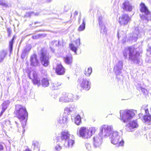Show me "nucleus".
I'll return each mask as SVG.
<instances>
[{"mask_svg": "<svg viewBox=\"0 0 151 151\" xmlns=\"http://www.w3.org/2000/svg\"><path fill=\"white\" fill-rule=\"evenodd\" d=\"M81 15H80L79 16V17H78V23L79 24L80 23V21H81Z\"/></svg>", "mask_w": 151, "mask_h": 151, "instance_id": "nucleus-47", "label": "nucleus"}, {"mask_svg": "<svg viewBox=\"0 0 151 151\" xmlns=\"http://www.w3.org/2000/svg\"><path fill=\"white\" fill-rule=\"evenodd\" d=\"M122 7L124 11L129 12H131L133 8L131 4L127 1H125L123 3Z\"/></svg>", "mask_w": 151, "mask_h": 151, "instance_id": "nucleus-18", "label": "nucleus"}, {"mask_svg": "<svg viewBox=\"0 0 151 151\" xmlns=\"http://www.w3.org/2000/svg\"><path fill=\"white\" fill-rule=\"evenodd\" d=\"M123 65L122 61L120 60L119 61L118 63L114 68V71L117 77L118 75H119L121 74V71L123 67Z\"/></svg>", "mask_w": 151, "mask_h": 151, "instance_id": "nucleus-14", "label": "nucleus"}, {"mask_svg": "<svg viewBox=\"0 0 151 151\" xmlns=\"http://www.w3.org/2000/svg\"><path fill=\"white\" fill-rule=\"evenodd\" d=\"M99 23L101 27V32L104 34L106 33L107 30L104 24V22L103 21V18L102 16L99 17Z\"/></svg>", "mask_w": 151, "mask_h": 151, "instance_id": "nucleus-19", "label": "nucleus"}, {"mask_svg": "<svg viewBox=\"0 0 151 151\" xmlns=\"http://www.w3.org/2000/svg\"><path fill=\"white\" fill-rule=\"evenodd\" d=\"M54 47H52V50L51 49V50L53 52H54L55 51V49L53 48Z\"/></svg>", "mask_w": 151, "mask_h": 151, "instance_id": "nucleus-52", "label": "nucleus"}, {"mask_svg": "<svg viewBox=\"0 0 151 151\" xmlns=\"http://www.w3.org/2000/svg\"><path fill=\"white\" fill-rule=\"evenodd\" d=\"M139 126L136 121L130 122L126 126V129L129 132L132 131V129L137 128Z\"/></svg>", "mask_w": 151, "mask_h": 151, "instance_id": "nucleus-16", "label": "nucleus"}, {"mask_svg": "<svg viewBox=\"0 0 151 151\" xmlns=\"http://www.w3.org/2000/svg\"><path fill=\"white\" fill-rule=\"evenodd\" d=\"M29 76L30 79H32V82L34 85H37L38 86L40 84V80L37 75L36 71L32 70L29 74Z\"/></svg>", "mask_w": 151, "mask_h": 151, "instance_id": "nucleus-12", "label": "nucleus"}, {"mask_svg": "<svg viewBox=\"0 0 151 151\" xmlns=\"http://www.w3.org/2000/svg\"><path fill=\"white\" fill-rule=\"evenodd\" d=\"M95 128L94 127H92L88 129L85 127H81L79 131H77V134L79 136L85 139L88 138H90L95 133Z\"/></svg>", "mask_w": 151, "mask_h": 151, "instance_id": "nucleus-2", "label": "nucleus"}, {"mask_svg": "<svg viewBox=\"0 0 151 151\" xmlns=\"http://www.w3.org/2000/svg\"><path fill=\"white\" fill-rule=\"evenodd\" d=\"M136 86L137 89L139 91L141 90L142 88L141 86V84L139 83L137 84Z\"/></svg>", "mask_w": 151, "mask_h": 151, "instance_id": "nucleus-43", "label": "nucleus"}, {"mask_svg": "<svg viewBox=\"0 0 151 151\" xmlns=\"http://www.w3.org/2000/svg\"><path fill=\"white\" fill-rule=\"evenodd\" d=\"M90 84V83L87 80L83 78L78 84V88L81 90H88L91 87Z\"/></svg>", "mask_w": 151, "mask_h": 151, "instance_id": "nucleus-10", "label": "nucleus"}, {"mask_svg": "<svg viewBox=\"0 0 151 151\" xmlns=\"http://www.w3.org/2000/svg\"><path fill=\"white\" fill-rule=\"evenodd\" d=\"M142 92L144 95H147L148 93V91L146 89L142 88L141 90Z\"/></svg>", "mask_w": 151, "mask_h": 151, "instance_id": "nucleus-42", "label": "nucleus"}, {"mask_svg": "<svg viewBox=\"0 0 151 151\" xmlns=\"http://www.w3.org/2000/svg\"><path fill=\"white\" fill-rule=\"evenodd\" d=\"M80 38L78 39L75 41V42L76 43L77 46H78L80 45Z\"/></svg>", "mask_w": 151, "mask_h": 151, "instance_id": "nucleus-45", "label": "nucleus"}, {"mask_svg": "<svg viewBox=\"0 0 151 151\" xmlns=\"http://www.w3.org/2000/svg\"><path fill=\"white\" fill-rule=\"evenodd\" d=\"M43 37V34H39L37 35H34L32 37L33 39H37Z\"/></svg>", "mask_w": 151, "mask_h": 151, "instance_id": "nucleus-39", "label": "nucleus"}, {"mask_svg": "<svg viewBox=\"0 0 151 151\" xmlns=\"http://www.w3.org/2000/svg\"><path fill=\"white\" fill-rule=\"evenodd\" d=\"M26 47H27V49L28 47L29 49H30L31 48V47H30V45H27L26 46Z\"/></svg>", "mask_w": 151, "mask_h": 151, "instance_id": "nucleus-50", "label": "nucleus"}, {"mask_svg": "<svg viewBox=\"0 0 151 151\" xmlns=\"http://www.w3.org/2000/svg\"><path fill=\"white\" fill-rule=\"evenodd\" d=\"M75 124L77 125H79L81 124V121L80 115H78L76 116L75 119Z\"/></svg>", "mask_w": 151, "mask_h": 151, "instance_id": "nucleus-31", "label": "nucleus"}, {"mask_svg": "<svg viewBox=\"0 0 151 151\" xmlns=\"http://www.w3.org/2000/svg\"><path fill=\"white\" fill-rule=\"evenodd\" d=\"M64 60L65 63L68 64H71L72 62V56L71 54H68L64 58Z\"/></svg>", "mask_w": 151, "mask_h": 151, "instance_id": "nucleus-25", "label": "nucleus"}, {"mask_svg": "<svg viewBox=\"0 0 151 151\" xmlns=\"http://www.w3.org/2000/svg\"><path fill=\"white\" fill-rule=\"evenodd\" d=\"M145 114L143 116V119L146 124L150 125L151 124V115L149 113L148 109H145Z\"/></svg>", "mask_w": 151, "mask_h": 151, "instance_id": "nucleus-17", "label": "nucleus"}, {"mask_svg": "<svg viewBox=\"0 0 151 151\" xmlns=\"http://www.w3.org/2000/svg\"><path fill=\"white\" fill-rule=\"evenodd\" d=\"M61 84V83H60L56 82L52 83V88L53 89H58V87L60 86Z\"/></svg>", "mask_w": 151, "mask_h": 151, "instance_id": "nucleus-33", "label": "nucleus"}, {"mask_svg": "<svg viewBox=\"0 0 151 151\" xmlns=\"http://www.w3.org/2000/svg\"><path fill=\"white\" fill-rule=\"evenodd\" d=\"M49 54L46 51L41 50L40 60L42 64L44 66L46 67L49 64Z\"/></svg>", "mask_w": 151, "mask_h": 151, "instance_id": "nucleus-9", "label": "nucleus"}, {"mask_svg": "<svg viewBox=\"0 0 151 151\" xmlns=\"http://www.w3.org/2000/svg\"><path fill=\"white\" fill-rule=\"evenodd\" d=\"M0 5L4 7H7L8 6L7 3L5 1L3 0H0Z\"/></svg>", "mask_w": 151, "mask_h": 151, "instance_id": "nucleus-37", "label": "nucleus"}, {"mask_svg": "<svg viewBox=\"0 0 151 151\" xmlns=\"http://www.w3.org/2000/svg\"><path fill=\"white\" fill-rule=\"evenodd\" d=\"M38 14H39L38 13H35L34 12H28L26 14V16L30 17L32 15L37 16L38 15Z\"/></svg>", "mask_w": 151, "mask_h": 151, "instance_id": "nucleus-38", "label": "nucleus"}, {"mask_svg": "<svg viewBox=\"0 0 151 151\" xmlns=\"http://www.w3.org/2000/svg\"><path fill=\"white\" fill-rule=\"evenodd\" d=\"M70 111L71 110L69 108H66L64 109V113L68 114H70Z\"/></svg>", "mask_w": 151, "mask_h": 151, "instance_id": "nucleus-41", "label": "nucleus"}, {"mask_svg": "<svg viewBox=\"0 0 151 151\" xmlns=\"http://www.w3.org/2000/svg\"><path fill=\"white\" fill-rule=\"evenodd\" d=\"M138 28H136L134 32L132 34V36H131L129 40L134 42L136 41L138 37Z\"/></svg>", "mask_w": 151, "mask_h": 151, "instance_id": "nucleus-27", "label": "nucleus"}, {"mask_svg": "<svg viewBox=\"0 0 151 151\" xmlns=\"http://www.w3.org/2000/svg\"><path fill=\"white\" fill-rule=\"evenodd\" d=\"M24 151H31V150H30L29 149H27L25 150Z\"/></svg>", "mask_w": 151, "mask_h": 151, "instance_id": "nucleus-54", "label": "nucleus"}, {"mask_svg": "<svg viewBox=\"0 0 151 151\" xmlns=\"http://www.w3.org/2000/svg\"><path fill=\"white\" fill-rule=\"evenodd\" d=\"M21 57H22V58H22V55L21 56Z\"/></svg>", "mask_w": 151, "mask_h": 151, "instance_id": "nucleus-59", "label": "nucleus"}, {"mask_svg": "<svg viewBox=\"0 0 151 151\" xmlns=\"http://www.w3.org/2000/svg\"><path fill=\"white\" fill-rule=\"evenodd\" d=\"M131 20V17L129 15L124 14L119 17L118 22L121 25H125L130 22Z\"/></svg>", "mask_w": 151, "mask_h": 151, "instance_id": "nucleus-11", "label": "nucleus"}, {"mask_svg": "<svg viewBox=\"0 0 151 151\" xmlns=\"http://www.w3.org/2000/svg\"><path fill=\"white\" fill-rule=\"evenodd\" d=\"M85 145L87 150H91L92 147L90 144L87 143Z\"/></svg>", "mask_w": 151, "mask_h": 151, "instance_id": "nucleus-40", "label": "nucleus"}, {"mask_svg": "<svg viewBox=\"0 0 151 151\" xmlns=\"http://www.w3.org/2000/svg\"><path fill=\"white\" fill-rule=\"evenodd\" d=\"M16 110L15 113L17 117L20 120H24L25 119L26 117H27L28 113L26 109L20 105L16 106Z\"/></svg>", "mask_w": 151, "mask_h": 151, "instance_id": "nucleus-3", "label": "nucleus"}, {"mask_svg": "<svg viewBox=\"0 0 151 151\" xmlns=\"http://www.w3.org/2000/svg\"><path fill=\"white\" fill-rule=\"evenodd\" d=\"M4 149V147L2 145L0 144V151H2Z\"/></svg>", "mask_w": 151, "mask_h": 151, "instance_id": "nucleus-46", "label": "nucleus"}, {"mask_svg": "<svg viewBox=\"0 0 151 151\" xmlns=\"http://www.w3.org/2000/svg\"><path fill=\"white\" fill-rule=\"evenodd\" d=\"M15 124H16V127H18V123L16 122H15Z\"/></svg>", "mask_w": 151, "mask_h": 151, "instance_id": "nucleus-53", "label": "nucleus"}, {"mask_svg": "<svg viewBox=\"0 0 151 151\" xmlns=\"http://www.w3.org/2000/svg\"><path fill=\"white\" fill-rule=\"evenodd\" d=\"M60 42L59 43H57L58 46H61V45H63V43H64V41L63 40H62L61 41L60 40H59L57 42Z\"/></svg>", "mask_w": 151, "mask_h": 151, "instance_id": "nucleus-44", "label": "nucleus"}, {"mask_svg": "<svg viewBox=\"0 0 151 151\" xmlns=\"http://www.w3.org/2000/svg\"><path fill=\"white\" fill-rule=\"evenodd\" d=\"M102 136L99 134L98 135L94 137L93 138V145L95 148L100 147L102 143Z\"/></svg>", "mask_w": 151, "mask_h": 151, "instance_id": "nucleus-13", "label": "nucleus"}, {"mask_svg": "<svg viewBox=\"0 0 151 151\" xmlns=\"http://www.w3.org/2000/svg\"><path fill=\"white\" fill-rule=\"evenodd\" d=\"M39 23V22H35L34 23L35 24H36L37 23Z\"/></svg>", "mask_w": 151, "mask_h": 151, "instance_id": "nucleus-57", "label": "nucleus"}, {"mask_svg": "<svg viewBox=\"0 0 151 151\" xmlns=\"http://www.w3.org/2000/svg\"><path fill=\"white\" fill-rule=\"evenodd\" d=\"M140 6V11L143 13L142 15H140L141 18L143 19L147 20L150 19L151 17V13L145 4L144 3H141Z\"/></svg>", "mask_w": 151, "mask_h": 151, "instance_id": "nucleus-8", "label": "nucleus"}, {"mask_svg": "<svg viewBox=\"0 0 151 151\" xmlns=\"http://www.w3.org/2000/svg\"><path fill=\"white\" fill-rule=\"evenodd\" d=\"M85 133H85V134H87V133L88 132H85Z\"/></svg>", "mask_w": 151, "mask_h": 151, "instance_id": "nucleus-58", "label": "nucleus"}, {"mask_svg": "<svg viewBox=\"0 0 151 151\" xmlns=\"http://www.w3.org/2000/svg\"><path fill=\"white\" fill-rule=\"evenodd\" d=\"M69 47L70 49L74 51L76 54V51L77 50V48L73 44H70L69 45Z\"/></svg>", "mask_w": 151, "mask_h": 151, "instance_id": "nucleus-35", "label": "nucleus"}, {"mask_svg": "<svg viewBox=\"0 0 151 151\" xmlns=\"http://www.w3.org/2000/svg\"><path fill=\"white\" fill-rule=\"evenodd\" d=\"M42 85L43 87H46L48 86L49 85V80L47 78H43L42 81Z\"/></svg>", "mask_w": 151, "mask_h": 151, "instance_id": "nucleus-28", "label": "nucleus"}, {"mask_svg": "<svg viewBox=\"0 0 151 151\" xmlns=\"http://www.w3.org/2000/svg\"><path fill=\"white\" fill-rule=\"evenodd\" d=\"M56 140L57 145L55 146V150L57 151H59L61 149V147L60 145L63 144V142H62L60 140L59 137H57L56 138Z\"/></svg>", "mask_w": 151, "mask_h": 151, "instance_id": "nucleus-24", "label": "nucleus"}, {"mask_svg": "<svg viewBox=\"0 0 151 151\" xmlns=\"http://www.w3.org/2000/svg\"><path fill=\"white\" fill-rule=\"evenodd\" d=\"M123 55L125 59H127L128 57L129 60L134 63L138 64L140 62L139 54L132 47L125 48L123 51Z\"/></svg>", "mask_w": 151, "mask_h": 151, "instance_id": "nucleus-1", "label": "nucleus"}, {"mask_svg": "<svg viewBox=\"0 0 151 151\" xmlns=\"http://www.w3.org/2000/svg\"><path fill=\"white\" fill-rule=\"evenodd\" d=\"M85 19L84 18L83 20L82 23L79 26L78 28L79 31H83L84 30L86 26V23L85 21Z\"/></svg>", "mask_w": 151, "mask_h": 151, "instance_id": "nucleus-30", "label": "nucleus"}, {"mask_svg": "<svg viewBox=\"0 0 151 151\" xmlns=\"http://www.w3.org/2000/svg\"><path fill=\"white\" fill-rule=\"evenodd\" d=\"M9 103L10 101L9 100L4 101L2 103V109L0 114V116H1L2 115L3 113L7 109Z\"/></svg>", "mask_w": 151, "mask_h": 151, "instance_id": "nucleus-22", "label": "nucleus"}, {"mask_svg": "<svg viewBox=\"0 0 151 151\" xmlns=\"http://www.w3.org/2000/svg\"><path fill=\"white\" fill-rule=\"evenodd\" d=\"M92 68L91 67H89L87 69V70H86L85 71L84 74L87 76H89L92 72Z\"/></svg>", "mask_w": 151, "mask_h": 151, "instance_id": "nucleus-36", "label": "nucleus"}, {"mask_svg": "<svg viewBox=\"0 0 151 151\" xmlns=\"http://www.w3.org/2000/svg\"><path fill=\"white\" fill-rule=\"evenodd\" d=\"M78 98V96H74L72 93H63L60 97L59 101L61 102H69L76 101Z\"/></svg>", "mask_w": 151, "mask_h": 151, "instance_id": "nucleus-5", "label": "nucleus"}, {"mask_svg": "<svg viewBox=\"0 0 151 151\" xmlns=\"http://www.w3.org/2000/svg\"><path fill=\"white\" fill-rule=\"evenodd\" d=\"M25 50L26 51H27V49H25Z\"/></svg>", "mask_w": 151, "mask_h": 151, "instance_id": "nucleus-60", "label": "nucleus"}, {"mask_svg": "<svg viewBox=\"0 0 151 151\" xmlns=\"http://www.w3.org/2000/svg\"><path fill=\"white\" fill-rule=\"evenodd\" d=\"M118 39H119V32H118Z\"/></svg>", "mask_w": 151, "mask_h": 151, "instance_id": "nucleus-55", "label": "nucleus"}, {"mask_svg": "<svg viewBox=\"0 0 151 151\" xmlns=\"http://www.w3.org/2000/svg\"><path fill=\"white\" fill-rule=\"evenodd\" d=\"M70 136L69 132L66 131L62 132L60 134V137H59L60 141L64 143L70 138Z\"/></svg>", "mask_w": 151, "mask_h": 151, "instance_id": "nucleus-15", "label": "nucleus"}, {"mask_svg": "<svg viewBox=\"0 0 151 151\" xmlns=\"http://www.w3.org/2000/svg\"><path fill=\"white\" fill-rule=\"evenodd\" d=\"M30 61L31 65L36 66L38 65V61L37 58V56L36 54H34L31 56Z\"/></svg>", "mask_w": 151, "mask_h": 151, "instance_id": "nucleus-20", "label": "nucleus"}, {"mask_svg": "<svg viewBox=\"0 0 151 151\" xmlns=\"http://www.w3.org/2000/svg\"><path fill=\"white\" fill-rule=\"evenodd\" d=\"M147 51L151 52V47H149L148 49L147 50Z\"/></svg>", "mask_w": 151, "mask_h": 151, "instance_id": "nucleus-51", "label": "nucleus"}, {"mask_svg": "<svg viewBox=\"0 0 151 151\" xmlns=\"http://www.w3.org/2000/svg\"><path fill=\"white\" fill-rule=\"evenodd\" d=\"M78 12L76 11L74 13V16H77L78 14Z\"/></svg>", "mask_w": 151, "mask_h": 151, "instance_id": "nucleus-48", "label": "nucleus"}, {"mask_svg": "<svg viewBox=\"0 0 151 151\" xmlns=\"http://www.w3.org/2000/svg\"><path fill=\"white\" fill-rule=\"evenodd\" d=\"M110 139L111 143L114 145H117L119 147L124 144V141L121 138L119 133L116 131L113 132L111 135H110Z\"/></svg>", "mask_w": 151, "mask_h": 151, "instance_id": "nucleus-4", "label": "nucleus"}, {"mask_svg": "<svg viewBox=\"0 0 151 151\" xmlns=\"http://www.w3.org/2000/svg\"><path fill=\"white\" fill-rule=\"evenodd\" d=\"M60 42H57V40H53L52 41L50 44V47L52 50V47H54L58 46L57 43H59Z\"/></svg>", "mask_w": 151, "mask_h": 151, "instance_id": "nucleus-32", "label": "nucleus"}, {"mask_svg": "<svg viewBox=\"0 0 151 151\" xmlns=\"http://www.w3.org/2000/svg\"><path fill=\"white\" fill-rule=\"evenodd\" d=\"M121 120H123L124 122H127L130 121L135 115L133 110H126L122 114L121 111L120 112Z\"/></svg>", "mask_w": 151, "mask_h": 151, "instance_id": "nucleus-6", "label": "nucleus"}, {"mask_svg": "<svg viewBox=\"0 0 151 151\" xmlns=\"http://www.w3.org/2000/svg\"><path fill=\"white\" fill-rule=\"evenodd\" d=\"M7 50H3L0 51V63L3 62L7 56Z\"/></svg>", "mask_w": 151, "mask_h": 151, "instance_id": "nucleus-23", "label": "nucleus"}, {"mask_svg": "<svg viewBox=\"0 0 151 151\" xmlns=\"http://www.w3.org/2000/svg\"><path fill=\"white\" fill-rule=\"evenodd\" d=\"M67 120V117L65 116H60L58 120V122L61 124H65Z\"/></svg>", "mask_w": 151, "mask_h": 151, "instance_id": "nucleus-29", "label": "nucleus"}, {"mask_svg": "<svg viewBox=\"0 0 151 151\" xmlns=\"http://www.w3.org/2000/svg\"><path fill=\"white\" fill-rule=\"evenodd\" d=\"M113 128L112 125H104L101 127L100 132L99 133L102 136L107 137L112 134Z\"/></svg>", "mask_w": 151, "mask_h": 151, "instance_id": "nucleus-7", "label": "nucleus"}, {"mask_svg": "<svg viewBox=\"0 0 151 151\" xmlns=\"http://www.w3.org/2000/svg\"><path fill=\"white\" fill-rule=\"evenodd\" d=\"M55 71L56 73L58 75H63L65 72L64 68L61 64L57 65Z\"/></svg>", "mask_w": 151, "mask_h": 151, "instance_id": "nucleus-21", "label": "nucleus"}, {"mask_svg": "<svg viewBox=\"0 0 151 151\" xmlns=\"http://www.w3.org/2000/svg\"><path fill=\"white\" fill-rule=\"evenodd\" d=\"M14 38V37H13L11 40L9 42V50L10 53H11L12 50L13 45Z\"/></svg>", "mask_w": 151, "mask_h": 151, "instance_id": "nucleus-34", "label": "nucleus"}, {"mask_svg": "<svg viewBox=\"0 0 151 151\" xmlns=\"http://www.w3.org/2000/svg\"><path fill=\"white\" fill-rule=\"evenodd\" d=\"M52 0H46L47 2H50Z\"/></svg>", "mask_w": 151, "mask_h": 151, "instance_id": "nucleus-56", "label": "nucleus"}, {"mask_svg": "<svg viewBox=\"0 0 151 151\" xmlns=\"http://www.w3.org/2000/svg\"><path fill=\"white\" fill-rule=\"evenodd\" d=\"M123 37H124V39H123V41H125L126 40V35L125 34H124V35L123 36Z\"/></svg>", "mask_w": 151, "mask_h": 151, "instance_id": "nucleus-49", "label": "nucleus"}, {"mask_svg": "<svg viewBox=\"0 0 151 151\" xmlns=\"http://www.w3.org/2000/svg\"><path fill=\"white\" fill-rule=\"evenodd\" d=\"M75 143V142L73 139H70V138L64 142V145L68 148H71L73 145Z\"/></svg>", "mask_w": 151, "mask_h": 151, "instance_id": "nucleus-26", "label": "nucleus"}]
</instances>
